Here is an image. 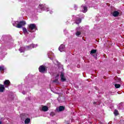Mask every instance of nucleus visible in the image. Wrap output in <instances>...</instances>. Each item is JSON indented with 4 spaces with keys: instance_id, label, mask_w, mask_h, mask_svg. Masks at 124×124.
Masks as SVG:
<instances>
[{
    "instance_id": "f257e3e1",
    "label": "nucleus",
    "mask_w": 124,
    "mask_h": 124,
    "mask_svg": "<svg viewBox=\"0 0 124 124\" xmlns=\"http://www.w3.org/2000/svg\"><path fill=\"white\" fill-rule=\"evenodd\" d=\"M36 30H37V28L35 24L31 23L28 25V31L30 32H34L36 31Z\"/></svg>"
},
{
    "instance_id": "f03ea898",
    "label": "nucleus",
    "mask_w": 124,
    "mask_h": 124,
    "mask_svg": "<svg viewBox=\"0 0 124 124\" xmlns=\"http://www.w3.org/2000/svg\"><path fill=\"white\" fill-rule=\"evenodd\" d=\"M39 71L41 73H47V67L44 65H42L39 67Z\"/></svg>"
},
{
    "instance_id": "7ed1b4c3",
    "label": "nucleus",
    "mask_w": 124,
    "mask_h": 124,
    "mask_svg": "<svg viewBox=\"0 0 124 124\" xmlns=\"http://www.w3.org/2000/svg\"><path fill=\"white\" fill-rule=\"evenodd\" d=\"M18 23L17 25L16 26V28H17L18 29H21L22 27H24V26H26V21L23 20V21H20V22H18Z\"/></svg>"
},
{
    "instance_id": "20e7f679",
    "label": "nucleus",
    "mask_w": 124,
    "mask_h": 124,
    "mask_svg": "<svg viewBox=\"0 0 124 124\" xmlns=\"http://www.w3.org/2000/svg\"><path fill=\"white\" fill-rule=\"evenodd\" d=\"M97 51V50L96 49H92L90 52V55H91L92 56H93V57H94V59H95L96 60L97 59V54H95V55H93V54H96Z\"/></svg>"
},
{
    "instance_id": "39448f33",
    "label": "nucleus",
    "mask_w": 124,
    "mask_h": 124,
    "mask_svg": "<svg viewBox=\"0 0 124 124\" xmlns=\"http://www.w3.org/2000/svg\"><path fill=\"white\" fill-rule=\"evenodd\" d=\"M60 78L62 82H65L66 81V78H65V77H64V73L63 72H61Z\"/></svg>"
},
{
    "instance_id": "423d86ee",
    "label": "nucleus",
    "mask_w": 124,
    "mask_h": 124,
    "mask_svg": "<svg viewBox=\"0 0 124 124\" xmlns=\"http://www.w3.org/2000/svg\"><path fill=\"white\" fill-rule=\"evenodd\" d=\"M39 8L41 10H46V9H48V8L45 6V5L40 4L39 5Z\"/></svg>"
},
{
    "instance_id": "0eeeda50",
    "label": "nucleus",
    "mask_w": 124,
    "mask_h": 124,
    "mask_svg": "<svg viewBox=\"0 0 124 124\" xmlns=\"http://www.w3.org/2000/svg\"><path fill=\"white\" fill-rule=\"evenodd\" d=\"M28 116H29V115L26 113H22L20 114L21 119L23 120H24L25 119H27V118H28Z\"/></svg>"
},
{
    "instance_id": "6e6552de",
    "label": "nucleus",
    "mask_w": 124,
    "mask_h": 124,
    "mask_svg": "<svg viewBox=\"0 0 124 124\" xmlns=\"http://www.w3.org/2000/svg\"><path fill=\"white\" fill-rule=\"evenodd\" d=\"M64 48H65V46L63 45H61L59 47V50L60 52H63Z\"/></svg>"
},
{
    "instance_id": "1a4fd4ad",
    "label": "nucleus",
    "mask_w": 124,
    "mask_h": 124,
    "mask_svg": "<svg viewBox=\"0 0 124 124\" xmlns=\"http://www.w3.org/2000/svg\"><path fill=\"white\" fill-rule=\"evenodd\" d=\"M119 14H120V12H119L117 11H115L113 12L112 16L114 17H118L119 16Z\"/></svg>"
},
{
    "instance_id": "9d476101",
    "label": "nucleus",
    "mask_w": 124,
    "mask_h": 124,
    "mask_svg": "<svg viewBox=\"0 0 124 124\" xmlns=\"http://www.w3.org/2000/svg\"><path fill=\"white\" fill-rule=\"evenodd\" d=\"M4 86L2 84H0V93H3L5 90Z\"/></svg>"
},
{
    "instance_id": "9b49d317",
    "label": "nucleus",
    "mask_w": 124,
    "mask_h": 124,
    "mask_svg": "<svg viewBox=\"0 0 124 124\" xmlns=\"http://www.w3.org/2000/svg\"><path fill=\"white\" fill-rule=\"evenodd\" d=\"M42 111H44V112H47L48 110H49V108H48V107L46 106H44L42 108Z\"/></svg>"
},
{
    "instance_id": "f8f14e48",
    "label": "nucleus",
    "mask_w": 124,
    "mask_h": 124,
    "mask_svg": "<svg viewBox=\"0 0 124 124\" xmlns=\"http://www.w3.org/2000/svg\"><path fill=\"white\" fill-rule=\"evenodd\" d=\"M4 85L9 87V86L10 85V81H9V80H5L4 82Z\"/></svg>"
},
{
    "instance_id": "ddd939ff",
    "label": "nucleus",
    "mask_w": 124,
    "mask_h": 124,
    "mask_svg": "<svg viewBox=\"0 0 124 124\" xmlns=\"http://www.w3.org/2000/svg\"><path fill=\"white\" fill-rule=\"evenodd\" d=\"M82 22V19L81 18H78L76 19V24L77 25H79Z\"/></svg>"
},
{
    "instance_id": "4468645a",
    "label": "nucleus",
    "mask_w": 124,
    "mask_h": 124,
    "mask_svg": "<svg viewBox=\"0 0 124 124\" xmlns=\"http://www.w3.org/2000/svg\"><path fill=\"white\" fill-rule=\"evenodd\" d=\"M81 7H82V8H83V10L82 11V12L83 13H86V12H87V11H88V7H87V6H81Z\"/></svg>"
},
{
    "instance_id": "2eb2a0df",
    "label": "nucleus",
    "mask_w": 124,
    "mask_h": 124,
    "mask_svg": "<svg viewBox=\"0 0 124 124\" xmlns=\"http://www.w3.org/2000/svg\"><path fill=\"white\" fill-rule=\"evenodd\" d=\"M24 123L25 124H30V123H31V119L27 118L25 119Z\"/></svg>"
},
{
    "instance_id": "dca6fc26",
    "label": "nucleus",
    "mask_w": 124,
    "mask_h": 124,
    "mask_svg": "<svg viewBox=\"0 0 124 124\" xmlns=\"http://www.w3.org/2000/svg\"><path fill=\"white\" fill-rule=\"evenodd\" d=\"M65 108L64 106H60L59 108V110L60 112H62V111H63Z\"/></svg>"
},
{
    "instance_id": "f3484780",
    "label": "nucleus",
    "mask_w": 124,
    "mask_h": 124,
    "mask_svg": "<svg viewBox=\"0 0 124 124\" xmlns=\"http://www.w3.org/2000/svg\"><path fill=\"white\" fill-rule=\"evenodd\" d=\"M22 31H23V32L24 34L26 33H28V34H29V32H28V30H27V28H26L25 27L23 28Z\"/></svg>"
},
{
    "instance_id": "a211bd4d",
    "label": "nucleus",
    "mask_w": 124,
    "mask_h": 124,
    "mask_svg": "<svg viewBox=\"0 0 124 124\" xmlns=\"http://www.w3.org/2000/svg\"><path fill=\"white\" fill-rule=\"evenodd\" d=\"M19 51L20 52V53H24V52H25V48L23 47H21L19 49Z\"/></svg>"
},
{
    "instance_id": "6ab92c4d",
    "label": "nucleus",
    "mask_w": 124,
    "mask_h": 124,
    "mask_svg": "<svg viewBox=\"0 0 124 124\" xmlns=\"http://www.w3.org/2000/svg\"><path fill=\"white\" fill-rule=\"evenodd\" d=\"M114 86L116 89H119L121 87V85H120L119 84H115Z\"/></svg>"
},
{
    "instance_id": "aec40b11",
    "label": "nucleus",
    "mask_w": 124,
    "mask_h": 124,
    "mask_svg": "<svg viewBox=\"0 0 124 124\" xmlns=\"http://www.w3.org/2000/svg\"><path fill=\"white\" fill-rule=\"evenodd\" d=\"M114 114L115 116H118V115H119V112L118 111V110L115 109Z\"/></svg>"
},
{
    "instance_id": "412c9836",
    "label": "nucleus",
    "mask_w": 124,
    "mask_h": 124,
    "mask_svg": "<svg viewBox=\"0 0 124 124\" xmlns=\"http://www.w3.org/2000/svg\"><path fill=\"white\" fill-rule=\"evenodd\" d=\"M80 34H82V32L79 31H77V32L76 33V35H77V36H79V35H80Z\"/></svg>"
},
{
    "instance_id": "4be33fe9",
    "label": "nucleus",
    "mask_w": 124,
    "mask_h": 124,
    "mask_svg": "<svg viewBox=\"0 0 124 124\" xmlns=\"http://www.w3.org/2000/svg\"><path fill=\"white\" fill-rule=\"evenodd\" d=\"M0 71H4V66H0Z\"/></svg>"
},
{
    "instance_id": "5701e85b",
    "label": "nucleus",
    "mask_w": 124,
    "mask_h": 124,
    "mask_svg": "<svg viewBox=\"0 0 124 124\" xmlns=\"http://www.w3.org/2000/svg\"><path fill=\"white\" fill-rule=\"evenodd\" d=\"M31 46H32L33 48H34V47L33 46V45H31V46H27L28 48V50H30L31 49Z\"/></svg>"
},
{
    "instance_id": "b1692460",
    "label": "nucleus",
    "mask_w": 124,
    "mask_h": 124,
    "mask_svg": "<svg viewBox=\"0 0 124 124\" xmlns=\"http://www.w3.org/2000/svg\"><path fill=\"white\" fill-rule=\"evenodd\" d=\"M121 78H119L118 80H117V79H116L115 82L119 83V82H121Z\"/></svg>"
},
{
    "instance_id": "393cba45",
    "label": "nucleus",
    "mask_w": 124,
    "mask_h": 124,
    "mask_svg": "<svg viewBox=\"0 0 124 124\" xmlns=\"http://www.w3.org/2000/svg\"><path fill=\"white\" fill-rule=\"evenodd\" d=\"M53 83H58V79H55L53 81Z\"/></svg>"
},
{
    "instance_id": "a878e982",
    "label": "nucleus",
    "mask_w": 124,
    "mask_h": 124,
    "mask_svg": "<svg viewBox=\"0 0 124 124\" xmlns=\"http://www.w3.org/2000/svg\"><path fill=\"white\" fill-rule=\"evenodd\" d=\"M96 103H97V102H93V104H96Z\"/></svg>"
},
{
    "instance_id": "bb28decb",
    "label": "nucleus",
    "mask_w": 124,
    "mask_h": 124,
    "mask_svg": "<svg viewBox=\"0 0 124 124\" xmlns=\"http://www.w3.org/2000/svg\"><path fill=\"white\" fill-rule=\"evenodd\" d=\"M0 124H2V123L1 122V121H0Z\"/></svg>"
}]
</instances>
